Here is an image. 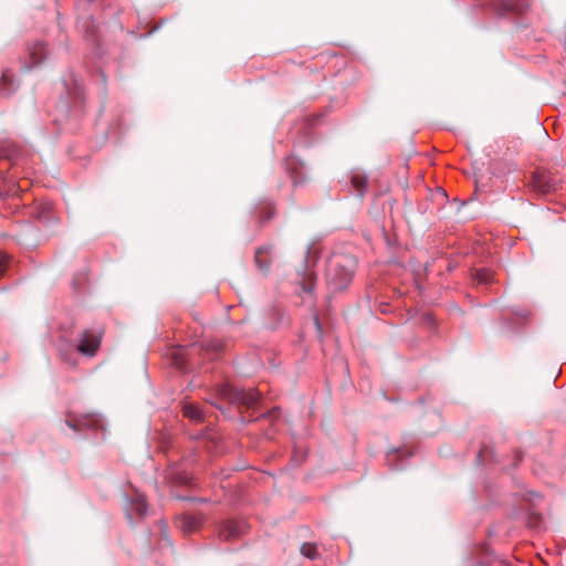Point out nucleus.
Segmentation results:
<instances>
[{
	"label": "nucleus",
	"mask_w": 566,
	"mask_h": 566,
	"mask_svg": "<svg viewBox=\"0 0 566 566\" xmlns=\"http://www.w3.org/2000/svg\"><path fill=\"white\" fill-rule=\"evenodd\" d=\"M184 416L192 421L200 422L203 420V413L198 406L186 403L182 408Z\"/></svg>",
	"instance_id": "obj_11"
},
{
	"label": "nucleus",
	"mask_w": 566,
	"mask_h": 566,
	"mask_svg": "<svg viewBox=\"0 0 566 566\" xmlns=\"http://www.w3.org/2000/svg\"><path fill=\"white\" fill-rule=\"evenodd\" d=\"M169 479L176 483V484H180V485H188L191 481V476L185 472H179V471H172L170 474H169Z\"/></svg>",
	"instance_id": "obj_12"
},
{
	"label": "nucleus",
	"mask_w": 566,
	"mask_h": 566,
	"mask_svg": "<svg viewBox=\"0 0 566 566\" xmlns=\"http://www.w3.org/2000/svg\"><path fill=\"white\" fill-rule=\"evenodd\" d=\"M352 185L359 191L363 192L367 186V178L365 176L356 175L352 178Z\"/></svg>",
	"instance_id": "obj_16"
},
{
	"label": "nucleus",
	"mask_w": 566,
	"mask_h": 566,
	"mask_svg": "<svg viewBox=\"0 0 566 566\" xmlns=\"http://www.w3.org/2000/svg\"><path fill=\"white\" fill-rule=\"evenodd\" d=\"M7 81H8V75L4 73V74L2 75V78H1V82H0V90H3V88H2V84H3L4 82H7Z\"/></svg>",
	"instance_id": "obj_21"
},
{
	"label": "nucleus",
	"mask_w": 566,
	"mask_h": 566,
	"mask_svg": "<svg viewBox=\"0 0 566 566\" xmlns=\"http://www.w3.org/2000/svg\"><path fill=\"white\" fill-rule=\"evenodd\" d=\"M482 453H483V450H480V451H479V455H478V457H479V458H481V457H482Z\"/></svg>",
	"instance_id": "obj_23"
},
{
	"label": "nucleus",
	"mask_w": 566,
	"mask_h": 566,
	"mask_svg": "<svg viewBox=\"0 0 566 566\" xmlns=\"http://www.w3.org/2000/svg\"><path fill=\"white\" fill-rule=\"evenodd\" d=\"M301 553H302V555H304L311 559H314L317 556V547H316V545H314L312 543H304L301 546Z\"/></svg>",
	"instance_id": "obj_15"
},
{
	"label": "nucleus",
	"mask_w": 566,
	"mask_h": 566,
	"mask_svg": "<svg viewBox=\"0 0 566 566\" xmlns=\"http://www.w3.org/2000/svg\"><path fill=\"white\" fill-rule=\"evenodd\" d=\"M132 511L139 516H143L146 513L147 504L144 497L138 496L136 500L132 502Z\"/></svg>",
	"instance_id": "obj_14"
},
{
	"label": "nucleus",
	"mask_w": 566,
	"mask_h": 566,
	"mask_svg": "<svg viewBox=\"0 0 566 566\" xmlns=\"http://www.w3.org/2000/svg\"><path fill=\"white\" fill-rule=\"evenodd\" d=\"M171 358L174 360V364L178 367V368H184L185 367V358H184V355L182 353L180 352H174L171 354Z\"/></svg>",
	"instance_id": "obj_18"
},
{
	"label": "nucleus",
	"mask_w": 566,
	"mask_h": 566,
	"mask_svg": "<svg viewBox=\"0 0 566 566\" xmlns=\"http://www.w3.org/2000/svg\"><path fill=\"white\" fill-rule=\"evenodd\" d=\"M9 258L8 256H0V277L4 274L7 266L9 264Z\"/></svg>",
	"instance_id": "obj_19"
},
{
	"label": "nucleus",
	"mask_w": 566,
	"mask_h": 566,
	"mask_svg": "<svg viewBox=\"0 0 566 566\" xmlns=\"http://www.w3.org/2000/svg\"><path fill=\"white\" fill-rule=\"evenodd\" d=\"M315 324H316L317 328H319V323H318L317 318H315Z\"/></svg>",
	"instance_id": "obj_22"
},
{
	"label": "nucleus",
	"mask_w": 566,
	"mask_h": 566,
	"mask_svg": "<svg viewBox=\"0 0 566 566\" xmlns=\"http://www.w3.org/2000/svg\"><path fill=\"white\" fill-rule=\"evenodd\" d=\"M240 534L241 525L233 521L227 522L220 532V536H222L224 539L237 538Z\"/></svg>",
	"instance_id": "obj_10"
},
{
	"label": "nucleus",
	"mask_w": 566,
	"mask_h": 566,
	"mask_svg": "<svg viewBox=\"0 0 566 566\" xmlns=\"http://www.w3.org/2000/svg\"><path fill=\"white\" fill-rule=\"evenodd\" d=\"M501 6L503 12H514L522 13L524 12L528 4L521 0H501Z\"/></svg>",
	"instance_id": "obj_9"
},
{
	"label": "nucleus",
	"mask_w": 566,
	"mask_h": 566,
	"mask_svg": "<svg viewBox=\"0 0 566 566\" xmlns=\"http://www.w3.org/2000/svg\"><path fill=\"white\" fill-rule=\"evenodd\" d=\"M219 395L222 399L229 401L230 403L237 405L239 407H245L247 409L256 406L260 399V395L255 389H238L230 385H223L220 387Z\"/></svg>",
	"instance_id": "obj_2"
},
{
	"label": "nucleus",
	"mask_w": 566,
	"mask_h": 566,
	"mask_svg": "<svg viewBox=\"0 0 566 566\" xmlns=\"http://www.w3.org/2000/svg\"><path fill=\"white\" fill-rule=\"evenodd\" d=\"M36 218L44 224L53 227L59 223V218L53 212V208L50 203L41 206L36 212Z\"/></svg>",
	"instance_id": "obj_6"
},
{
	"label": "nucleus",
	"mask_w": 566,
	"mask_h": 566,
	"mask_svg": "<svg viewBox=\"0 0 566 566\" xmlns=\"http://www.w3.org/2000/svg\"><path fill=\"white\" fill-rule=\"evenodd\" d=\"M66 424L74 431H78L80 426H81L80 422H75V421H71V420H66Z\"/></svg>",
	"instance_id": "obj_20"
},
{
	"label": "nucleus",
	"mask_w": 566,
	"mask_h": 566,
	"mask_svg": "<svg viewBox=\"0 0 566 566\" xmlns=\"http://www.w3.org/2000/svg\"><path fill=\"white\" fill-rule=\"evenodd\" d=\"M476 279L480 283H488L492 280V272L486 269H481L476 272Z\"/></svg>",
	"instance_id": "obj_17"
},
{
	"label": "nucleus",
	"mask_w": 566,
	"mask_h": 566,
	"mask_svg": "<svg viewBox=\"0 0 566 566\" xmlns=\"http://www.w3.org/2000/svg\"><path fill=\"white\" fill-rule=\"evenodd\" d=\"M356 269V259L350 254H335L327 263L326 283L331 291L339 292L350 283Z\"/></svg>",
	"instance_id": "obj_1"
},
{
	"label": "nucleus",
	"mask_w": 566,
	"mask_h": 566,
	"mask_svg": "<svg viewBox=\"0 0 566 566\" xmlns=\"http://www.w3.org/2000/svg\"><path fill=\"white\" fill-rule=\"evenodd\" d=\"M274 214V206L269 200H263L259 203L256 209V216L261 223L270 220Z\"/></svg>",
	"instance_id": "obj_8"
},
{
	"label": "nucleus",
	"mask_w": 566,
	"mask_h": 566,
	"mask_svg": "<svg viewBox=\"0 0 566 566\" xmlns=\"http://www.w3.org/2000/svg\"><path fill=\"white\" fill-rule=\"evenodd\" d=\"M272 247L259 248L255 252V263L261 271L268 272L272 262Z\"/></svg>",
	"instance_id": "obj_5"
},
{
	"label": "nucleus",
	"mask_w": 566,
	"mask_h": 566,
	"mask_svg": "<svg viewBox=\"0 0 566 566\" xmlns=\"http://www.w3.org/2000/svg\"><path fill=\"white\" fill-rule=\"evenodd\" d=\"M201 523V517L191 514H185L179 520V527L185 533H192L200 527Z\"/></svg>",
	"instance_id": "obj_7"
},
{
	"label": "nucleus",
	"mask_w": 566,
	"mask_h": 566,
	"mask_svg": "<svg viewBox=\"0 0 566 566\" xmlns=\"http://www.w3.org/2000/svg\"><path fill=\"white\" fill-rule=\"evenodd\" d=\"M533 185L541 193H548L557 188L549 171H536L533 176Z\"/></svg>",
	"instance_id": "obj_3"
},
{
	"label": "nucleus",
	"mask_w": 566,
	"mask_h": 566,
	"mask_svg": "<svg viewBox=\"0 0 566 566\" xmlns=\"http://www.w3.org/2000/svg\"><path fill=\"white\" fill-rule=\"evenodd\" d=\"M45 48L42 43H38L30 52L31 59L34 64H40L44 59Z\"/></svg>",
	"instance_id": "obj_13"
},
{
	"label": "nucleus",
	"mask_w": 566,
	"mask_h": 566,
	"mask_svg": "<svg viewBox=\"0 0 566 566\" xmlns=\"http://www.w3.org/2000/svg\"><path fill=\"white\" fill-rule=\"evenodd\" d=\"M98 347L99 337L88 331H85L82 335L80 344L77 345V350L84 355L93 356L97 352Z\"/></svg>",
	"instance_id": "obj_4"
}]
</instances>
